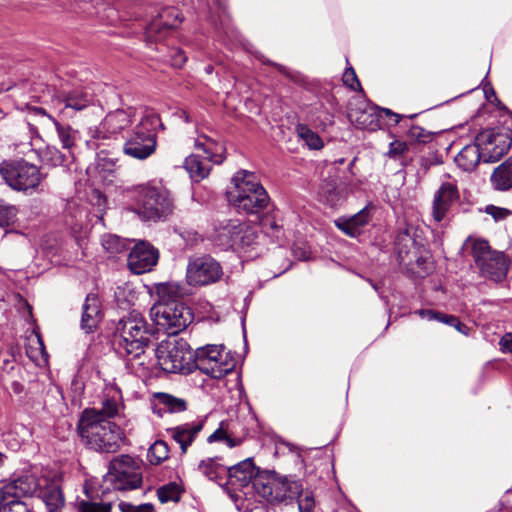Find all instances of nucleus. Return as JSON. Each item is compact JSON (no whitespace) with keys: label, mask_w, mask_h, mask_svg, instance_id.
Wrapping results in <instances>:
<instances>
[{"label":"nucleus","mask_w":512,"mask_h":512,"mask_svg":"<svg viewBox=\"0 0 512 512\" xmlns=\"http://www.w3.org/2000/svg\"><path fill=\"white\" fill-rule=\"evenodd\" d=\"M187 294V289L177 282L156 285L158 299L150 309V317L159 330L176 335L193 321L191 309L181 302Z\"/></svg>","instance_id":"obj_1"},{"label":"nucleus","mask_w":512,"mask_h":512,"mask_svg":"<svg viewBox=\"0 0 512 512\" xmlns=\"http://www.w3.org/2000/svg\"><path fill=\"white\" fill-rule=\"evenodd\" d=\"M77 431L84 445L98 453H115L124 440L122 429L110 420L100 419L95 409L82 412Z\"/></svg>","instance_id":"obj_2"},{"label":"nucleus","mask_w":512,"mask_h":512,"mask_svg":"<svg viewBox=\"0 0 512 512\" xmlns=\"http://www.w3.org/2000/svg\"><path fill=\"white\" fill-rule=\"evenodd\" d=\"M130 211L143 221H164L174 210L170 192L153 182L135 185L126 190Z\"/></svg>","instance_id":"obj_3"},{"label":"nucleus","mask_w":512,"mask_h":512,"mask_svg":"<svg viewBox=\"0 0 512 512\" xmlns=\"http://www.w3.org/2000/svg\"><path fill=\"white\" fill-rule=\"evenodd\" d=\"M149 342L147 323L139 312L134 310L118 321L113 343L121 357L141 359Z\"/></svg>","instance_id":"obj_4"},{"label":"nucleus","mask_w":512,"mask_h":512,"mask_svg":"<svg viewBox=\"0 0 512 512\" xmlns=\"http://www.w3.org/2000/svg\"><path fill=\"white\" fill-rule=\"evenodd\" d=\"M234 186L227 192L229 203L245 214H258L269 203V196L258 177L246 170L238 171L232 178Z\"/></svg>","instance_id":"obj_5"},{"label":"nucleus","mask_w":512,"mask_h":512,"mask_svg":"<svg viewBox=\"0 0 512 512\" xmlns=\"http://www.w3.org/2000/svg\"><path fill=\"white\" fill-rule=\"evenodd\" d=\"M162 127L160 117L152 110H145L139 122L127 132L123 153L137 160H145L157 147V129Z\"/></svg>","instance_id":"obj_6"},{"label":"nucleus","mask_w":512,"mask_h":512,"mask_svg":"<svg viewBox=\"0 0 512 512\" xmlns=\"http://www.w3.org/2000/svg\"><path fill=\"white\" fill-rule=\"evenodd\" d=\"M0 176L12 190L26 195L38 193L46 179L39 166L23 158L3 160Z\"/></svg>","instance_id":"obj_7"},{"label":"nucleus","mask_w":512,"mask_h":512,"mask_svg":"<svg viewBox=\"0 0 512 512\" xmlns=\"http://www.w3.org/2000/svg\"><path fill=\"white\" fill-rule=\"evenodd\" d=\"M155 356L159 367L167 373L188 374L195 370L194 351L183 339L161 341Z\"/></svg>","instance_id":"obj_8"},{"label":"nucleus","mask_w":512,"mask_h":512,"mask_svg":"<svg viewBox=\"0 0 512 512\" xmlns=\"http://www.w3.org/2000/svg\"><path fill=\"white\" fill-rule=\"evenodd\" d=\"M106 490L129 491L142 485V473L139 465L129 455L112 459L108 472L103 477Z\"/></svg>","instance_id":"obj_9"},{"label":"nucleus","mask_w":512,"mask_h":512,"mask_svg":"<svg viewBox=\"0 0 512 512\" xmlns=\"http://www.w3.org/2000/svg\"><path fill=\"white\" fill-rule=\"evenodd\" d=\"M227 475L228 480L220 486L229 495L236 507L240 509L239 501L248 499L255 492L252 489L254 480L261 475H258V470L252 458H247L227 468Z\"/></svg>","instance_id":"obj_10"},{"label":"nucleus","mask_w":512,"mask_h":512,"mask_svg":"<svg viewBox=\"0 0 512 512\" xmlns=\"http://www.w3.org/2000/svg\"><path fill=\"white\" fill-rule=\"evenodd\" d=\"M132 110L117 109L109 112L105 118L95 127L89 129L91 139L86 141L89 148L97 149L98 142L118 140L120 137L125 139L128 131H131Z\"/></svg>","instance_id":"obj_11"},{"label":"nucleus","mask_w":512,"mask_h":512,"mask_svg":"<svg viewBox=\"0 0 512 512\" xmlns=\"http://www.w3.org/2000/svg\"><path fill=\"white\" fill-rule=\"evenodd\" d=\"M195 369L221 379L235 368V361L223 345H205L194 351Z\"/></svg>","instance_id":"obj_12"},{"label":"nucleus","mask_w":512,"mask_h":512,"mask_svg":"<svg viewBox=\"0 0 512 512\" xmlns=\"http://www.w3.org/2000/svg\"><path fill=\"white\" fill-rule=\"evenodd\" d=\"M252 489L271 504H288L300 496L303 490L299 481L269 476L256 478Z\"/></svg>","instance_id":"obj_13"},{"label":"nucleus","mask_w":512,"mask_h":512,"mask_svg":"<svg viewBox=\"0 0 512 512\" xmlns=\"http://www.w3.org/2000/svg\"><path fill=\"white\" fill-rule=\"evenodd\" d=\"M472 256L481 274L495 282L506 278L509 259L503 252L491 250L486 240L478 239L472 244Z\"/></svg>","instance_id":"obj_14"},{"label":"nucleus","mask_w":512,"mask_h":512,"mask_svg":"<svg viewBox=\"0 0 512 512\" xmlns=\"http://www.w3.org/2000/svg\"><path fill=\"white\" fill-rule=\"evenodd\" d=\"M255 238L254 230L238 219H225L214 226L213 241L223 248H243Z\"/></svg>","instance_id":"obj_15"},{"label":"nucleus","mask_w":512,"mask_h":512,"mask_svg":"<svg viewBox=\"0 0 512 512\" xmlns=\"http://www.w3.org/2000/svg\"><path fill=\"white\" fill-rule=\"evenodd\" d=\"M214 146L216 144L211 139H206L205 143L199 140L195 142L196 149L202 150L203 155L192 154L184 162V167L193 181L199 182L206 178L211 170V163L221 164L224 161L221 154L213 152Z\"/></svg>","instance_id":"obj_16"},{"label":"nucleus","mask_w":512,"mask_h":512,"mask_svg":"<svg viewBox=\"0 0 512 512\" xmlns=\"http://www.w3.org/2000/svg\"><path fill=\"white\" fill-rule=\"evenodd\" d=\"M223 276L222 266L209 255L191 258L186 269V280L190 286H206L216 283Z\"/></svg>","instance_id":"obj_17"},{"label":"nucleus","mask_w":512,"mask_h":512,"mask_svg":"<svg viewBox=\"0 0 512 512\" xmlns=\"http://www.w3.org/2000/svg\"><path fill=\"white\" fill-rule=\"evenodd\" d=\"M382 113L394 118V122L398 124L404 117L403 115L392 112L389 109H381L371 105L366 101H360L356 107L351 108L348 113L350 121L359 129L376 131L381 127Z\"/></svg>","instance_id":"obj_18"},{"label":"nucleus","mask_w":512,"mask_h":512,"mask_svg":"<svg viewBox=\"0 0 512 512\" xmlns=\"http://www.w3.org/2000/svg\"><path fill=\"white\" fill-rule=\"evenodd\" d=\"M478 141L485 162H496L500 160L510 149L512 140L507 133H495L484 131L480 133Z\"/></svg>","instance_id":"obj_19"},{"label":"nucleus","mask_w":512,"mask_h":512,"mask_svg":"<svg viewBox=\"0 0 512 512\" xmlns=\"http://www.w3.org/2000/svg\"><path fill=\"white\" fill-rule=\"evenodd\" d=\"M159 259L158 250L146 241L134 245L128 256V266L134 274H143L152 270Z\"/></svg>","instance_id":"obj_20"},{"label":"nucleus","mask_w":512,"mask_h":512,"mask_svg":"<svg viewBox=\"0 0 512 512\" xmlns=\"http://www.w3.org/2000/svg\"><path fill=\"white\" fill-rule=\"evenodd\" d=\"M459 199L457 185L445 182L436 190L432 203V217L436 222L444 220L452 205Z\"/></svg>","instance_id":"obj_21"},{"label":"nucleus","mask_w":512,"mask_h":512,"mask_svg":"<svg viewBox=\"0 0 512 512\" xmlns=\"http://www.w3.org/2000/svg\"><path fill=\"white\" fill-rule=\"evenodd\" d=\"M204 421L184 423L167 430L171 438L180 446L181 453L185 454L188 447L195 441L199 432L203 429Z\"/></svg>","instance_id":"obj_22"},{"label":"nucleus","mask_w":512,"mask_h":512,"mask_svg":"<svg viewBox=\"0 0 512 512\" xmlns=\"http://www.w3.org/2000/svg\"><path fill=\"white\" fill-rule=\"evenodd\" d=\"M182 19V14L177 8L169 7L163 9L159 14V21H155L148 26L146 30L148 39L155 41L160 39L162 37V31L159 36L155 35L158 33L159 29H174L180 25Z\"/></svg>","instance_id":"obj_23"},{"label":"nucleus","mask_w":512,"mask_h":512,"mask_svg":"<svg viewBox=\"0 0 512 512\" xmlns=\"http://www.w3.org/2000/svg\"><path fill=\"white\" fill-rule=\"evenodd\" d=\"M102 319L101 302L96 294H88L81 315V328L86 333L93 332Z\"/></svg>","instance_id":"obj_24"},{"label":"nucleus","mask_w":512,"mask_h":512,"mask_svg":"<svg viewBox=\"0 0 512 512\" xmlns=\"http://www.w3.org/2000/svg\"><path fill=\"white\" fill-rule=\"evenodd\" d=\"M371 217V209L365 207L351 217H341L337 219L335 221V225L346 235L350 237H357L361 234L363 228L369 223Z\"/></svg>","instance_id":"obj_25"},{"label":"nucleus","mask_w":512,"mask_h":512,"mask_svg":"<svg viewBox=\"0 0 512 512\" xmlns=\"http://www.w3.org/2000/svg\"><path fill=\"white\" fill-rule=\"evenodd\" d=\"M5 488L10 497L18 499L21 496L38 495L41 486L34 475H24L5 485Z\"/></svg>","instance_id":"obj_26"},{"label":"nucleus","mask_w":512,"mask_h":512,"mask_svg":"<svg viewBox=\"0 0 512 512\" xmlns=\"http://www.w3.org/2000/svg\"><path fill=\"white\" fill-rule=\"evenodd\" d=\"M345 199V187L333 179H325L318 189V200L330 207L340 205Z\"/></svg>","instance_id":"obj_27"},{"label":"nucleus","mask_w":512,"mask_h":512,"mask_svg":"<svg viewBox=\"0 0 512 512\" xmlns=\"http://www.w3.org/2000/svg\"><path fill=\"white\" fill-rule=\"evenodd\" d=\"M59 101L64 103L65 109L81 111L93 103L94 97L86 89L76 88L68 92H63L59 96Z\"/></svg>","instance_id":"obj_28"},{"label":"nucleus","mask_w":512,"mask_h":512,"mask_svg":"<svg viewBox=\"0 0 512 512\" xmlns=\"http://www.w3.org/2000/svg\"><path fill=\"white\" fill-rule=\"evenodd\" d=\"M483 158L478 141L475 144L466 145L455 157L458 167L464 171H472Z\"/></svg>","instance_id":"obj_29"},{"label":"nucleus","mask_w":512,"mask_h":512,"mask_svg":"<svg viewBox=\"0 0 512 512\" xmlns=\"http://www.w3.org/2000/svg\"><path fill=\"white\" fill-rule=\"evenodd\" d=\"M491 183L499 191H506L512 188V157H509L493 171Z\"/></svg>","instance_id":"obj_30"},{"label":"nucleus","mask_w":512,"mask_h":512,"mask_svg":"<svg viewBox=\"0 0 512 512\" xmlns=\"http://www.w3.org/2000/svg\"><path fill=\"white\" fill-rule=\"evenodd\" d=\"M198 470L209 480L221 484L222 480L227 474V468L219 463V458H207L198 464Z\"/></svg>","instance_id":"obj_31"},{"label":"nucleus","mask_w":512,"mask_h":512,"mask_svg":"<svg viewBox=\"0 0 512 512\" xmlns=\"http://www.w3.org/2000/svg\"><path fill=\"white\" fill-rule=\"evenodd\" d=\"M38 496L42 498L49 512H56L64 505V497L58 486L53 485L45 489L41 488Z\"/></svg>","instance_id":"obj_32"},{"label":"nucleus","mask_w":512,"mask_h":512,"mask_svg":"<svg viewBox=\"0 0 512 512\" xmlns=\"http://www.w3.org/2000/svg\"><path fill=\"white\" fill-rule=\"evenodd\" d=\"M74 159L73 153L64 154L55 147H47L41 152V160L43 163L52 166H66Z\"/></svg>","instance_id":"obj_33"},{"label":"nucleus","mask_w":512,"mask_h":512,"mask_svg":"<svg viewBox=\"0 0 512 512\" xmlns=\"http://www.w3.org/2000/svg\"><path fill=\"white\" fill-rule=\"evenodd\" d=\"M54 123L59 140L62 144V147L68 150V153H72V149L74 148L76 141L78 139V131L72 129L70 126H63L57 120L52 119Z\"/></svg>","instance_id":"obj_34"},{"label":"nucleus","mask_w":512,"mask_h":512,"mask_svg":"<svg viewBox=\"0 0 512 512\" xmlns=\"http://www.w3.org/2000/svg\"><path fill=\"white\" fill-rule=\"evenodd\" d=\"M184 489L177 482H169L157 489V496L161 503L178 502Z\"/></svg>","instance_id":"obj_35"},{"label":"nucleus","mask_w":512,"mask_h":512,"mask_svg":"<svg viewBox=\"0 0 512 512\" xmlns=\"http://www.w3.org/2000/svg\"><path fill=\"white\" fill-rule=\"evenodd\" d=\"M158 403L169 413H180L187 409V402L183 398L175 397L167 393L156 394Z\"/></svg>","instance_id":"obj_36"},{"label":"nucleus","mask_w":512,"mask_h":512,"mask_svg":"<svg viewBox=\"0 0 512 512\" xmlns=\"http://www.w3.org/2000/svg\"><path fill=\"white\" fill-rule=\"evenodd\" d=\"M120 396L118 392H114L112 396H106L102 401L101 409L94 408L98 414L100 419H107L115 417L120 408Z\"/></svg>","instance_id":"obj_37"},{"label":"nucleus","mask_w":512,"mask_h":512,"mask_svg":"<svg viewBox=\"0 0 512 512\" xmlns=\"http://www.w3.org/2000/svg\"><path fill=\"white\" fill-rule=\"evenodd\" d=\"M148 460L153 465H158L168 459L169 447L163 440L155 441L148 450Z\"/></svg>","instance_id":"obj_38"},{"label":"nucleus","mask_w":512,"mask_h":512,"mask_svg":"<svg viewBox=\"0 0 512 512\" xmlns=\"http://www.w3.org/2000/svg\"><path fill=\"white\" fill-rule=\"evenodd\" d=\"M297 134L310 149L318 150L323 147V141L320 136L316 132L312 131L307 125H298Z\"/></svg>","instance_id":"obj_39"},{"label":"nucleus","mask_w":512,"mask_h":512,"mask_svg":"<svg viewBox=\"0 0 512 512\" xmlns=\"http://www.w3.org/2000/svg\"><path fill=\"white\" fill-rule=\"evenodd\" d=\"M207 442H223L230 448L239 444V441H236V439L232 438L229 434L227 424L225 422L220 423V426L207 438Z\"/></svg>","instance_id":"obj_40"},{"label":"nucleus","mask_w":512,"mask_h":512,"mask_svg":"<svg viewBox=\"0 0 512 512\" xmlns=\"http://www.w3.org/2000/svg\"><path fill=\"white\" fill-rule=\"evenodd\" d=\"M410 228L406 227L400 230L395 237V245L398 249L399 257L402 258L403 254H407L410 246L413 244Z\"/></svg>","instance_id":"obj_41"},{"label":"nucleus","mask_w":512,"mask_h":512,"mask_svg":"<svg viewBox=\"0 0 512 512\" xmlns=\"http://www.w3.org/2000/svg\"><path fill=\"white\" fill-rule=\"evenodd\" d=\"M111 503L81 501L78 504V512H111Z\"/></svg>","instance_id":"obj_42"},{"label":"nucleus","mask_w":512,"mask_h":512,"mask_svg":"<svg viewBox=\"0 0 512 512\" xmlns=\"http://www.w3.org/2000/svg\"><path fill=\"white\" fill-rule=\"evenodd\" d=\"M17 208L14 205L0 204V227H8L14 223Z\"/></svg>","instance_id":"obj_43"},{"label":"nucleus","mask_w":512,"mask_h":512,"mask_svg":"<svg viewBox=\"0 0 512 512\" xmlns=\"http://www.w3.org/2000/svg\"><path fill=\"white\" fill-rule=\"evenodd\" d=\"M102 246L110 253H119L125 247L123 241L118 236L111 234L102 238Z\"/></svg>","instance_id":"obj_44"},{"label":"nucleus","mask_w":512,"mask_h":512,"mask_svg":"<svg viewBox=\"0 0 512 512\" xmlns=\"http://www.w3.org/2000/svg\"><path fill=\"white\" fill-rule=\"evenodd\" d=\"M296 499L298 502L299 512H313L315 500L312 493L307 492L304 495L301 493L300 496L296 497Z\"/></svg>","instance_id":"obj_45"},{"label":"nucleus","mask_w":512,"mask_h":512,"mask_svg":"<svg viewBox=\"0 0 512 512\" xmlns=\"http://www.w3.org/2000/svg\"><path fill=\"white\" fill-rule=\"evenodd\" d=\"M408 137L417 142L425 143L431 139V133L420 126H411L408 130Z\"/></svg>","instance_id":"obj_46"},{"label":"nucleus","mask_w":512,"mask_h":512,"mask_svg":"<svg viewBox=\"0 0 512 512\" xmlns=\"http://www.w3.org/2000/svg\"><path fill=\"white\" fill-rule=\"evenodd\" d=\"M344 85L349 87L352 90L361 89L360 82L357 78V75L352 67L346 68L343 77H342Z\"/></svg>","instance_id":"obj_47"},{"label":"nucleus","mask_w":512,"mask_h":512,"mask_svg":"<svg viewBox=\"0 0 512 512\" xmlns=\"http://www.w3.org/2000/svg\"><path fill=\"white\" fill-rule=\"evenodd\" d=\"M2 512H34L24 502L19 499H9L6 507L2 508Z\"/></svg>","instance_id":"obj_48"},{"label":"nucleus","mask_w":512,"mask_h":512,"mask_svg":"<svg viewBox=\"0 0 512 512\" xmlns=\"http://www.w3.org/2000/svg\"><path fill=\"white\" fill-rule=\"evenodd\" d=\"M169 53V61L173 67L181 68L187 61V57L181 49L173 48Z\"/></svg>","instance_id":"obj_49"},{"label":"nucleus","mask_w":512,"mask_h":512,"mask_svg":"<svg viewBox=\"0 0 512 512\" xmlns=\"http://www.w3.org/2000/svg\"><path fill=\"white\" fill-rule=\"evenodd\" d=\"M119 509L121 512H154V508L151 504L134 506L130 503L121 502L119 504Z\"/></svg>","instance_id":"obj_50"},{"label":"nucleus","mask_w":512,"mask_h":512,"mask_svg":"<svg viewBox=\"0 0 512 512\" xmlns=\"http://www.w3.org/2000/svg\"><path fill=\"white\" fill-rule=\"evenodd\" d=\"M486 213L491 215L495 220H502L510 215L511 212L506 208L489 205L486 207Z\"/></svg>","instance_id":"obj_51"},{"label":"nucleus","mask_w":512,"mask_h":512,"mask_svg":"<svg viewBox=\"0 0 512 512\" xmlns=\"http://www.w3.org/2000/svg\"><path fill=\"white\" fill-rule=\"evenodd\" d=\"M407 150V145L404 142L395 141L390 144L388 155L396 157L402 155Z\"/></svg>","instance_id":"obj_52"},{"label":"nucleus","mask_w":512,"mask_h":512,"mask_svg":"<svg viewBox=\"0 0 512 512\" xmlns=\"http://www.w3.org/2000/svg\"><path fill=\"white\" fill-rule=\"evenodd\" d=\"M500 350L512 354V333H506L499 341Z\"/></svg>","instance_id":"obj_53"},{"label":"nucleus","mask_w":512,"mask_h":512,"mask_svg":"<svg viewBox=\"0 0 512 512\" xmlns=\"http://www.w3.org/2000/svg\"><path fill=\"white\" fill-rule=\"evenodd\" d=\"M415 313L418 314L421 318L427 319L429 321H433V320L439 321L440 314H441L439 312H436V311L430 310V309H420V310L416 311Z\"/></svg>","instance_id":"obj_54"},{"label":"nucleus","mask_w":512,"mask_h":512,"mask_svg":"<svg viewBox=\"0 0 512 512\" xmlns=\"http://www.w3.org/2000/svg\"><path fill=\"white\" fill-rule=\"evenodd\" d=\"M15 433L21 435V437H22L21 441L22 442L28 441L30 439V437H31L30 430L27 427L23 426V425L15 426Z\"/></svg>","instance_id":"obj_55"},{"label":"nucleus","mask_w":512,"mask_h":512,"mask_svg":"<svg viewBox=\"0 0 512 512\" xmlns=\"http://www.w3.org/2000/svg\"><path fill=\"white\" fill-rule=\"evenodd\" d=\"M439 321L449 324L451 326H458V325L460 326L459 319L453 315H445V314L441 313Z\"/></svg>","instance_id":"obj_56"},{"label":"nucleus","mask_w":512,"mask_h":512,"mask_svg":"<svg viewBox=\"0 0 512 512\" xmlns=\"http://www.w3.org/2000/svg\"><path fill=\"white\" fill-rule=\"evenodd\" d=\"M13 497L9 496V492L6 491L5 486L0 487V512H2V508L6 507V503L9 501V499H12Z\"/></svg>","instance_id":"obj_57"},{"label":"nucleus","mask_w":512,"mask_h":512,"mask_svg":"<svg viewBox=\"0 0 512 512\" xmlns=\"http://www.w3.org/2000/svg\"><path fill=\"white\" fill-rule=\"evenodd\" d=\"M263 63H265V64H269V65H272V66L276 67V68H277V70H278L280 73H282V74L286 75L287 77H291V74H290L289 70H288L285 66H283V65H281V64L274 63V62H272V61H270V60H266V59H265V60H263Z\"/></svg>","instance_id":"obj_58"},{"label":"nucleus","mask_w":512,"mask_h":512,"mask_svg":"<svg viewBox=\"0 0 512 512\" xmlns=\"http://www.w3.org/2000/svg\"><path fill=\"white\" fill-rule=\"evenodd\" d=\"M432 164H434V162L431 161L429 158L421 159V167L424 169L425 172H427L429 170V168Z\"/></svg>","instance_id":"obj_59"},{"label":"nucleus","mask_w":512,"mask_h":512,"mask_svg":"<svg viewBox=\"0 0 512 512\" xmlns=\"http://www.w3.org/2000/svg\"><path fill=\"white\" fill-rule=\"evenodd\" d=\"M459 332L466 334L467 326L460 322V326H454Z\"/></svg>","instance_id":"obj_60"},{"label":"nucleus","mask_w":512,"mask_h":512,"mask_svg":"<svg viewBox=\"0 0 512 512\" xmlns=\"http://www.w3.org/2000/svg\"><path fill=\"white\" fill-rule=\"evenodd\" d=\"M36 112H37L38 114H41V115L47 116L51 121H52V119H54L53 117H51L50 115H48V114L46 113V111H45L43 108H37V109H36Z\"/></svg>","instance_id":"obj_61"},{"label":"nucleus","mask_w":512,"mask_h":512,"mask_svg":"<svg viewBox=\"0 0 512 512\" xmlns=\"http://www.w3.org/2000/svg\"><path fill=\"white\" fill-rule=\"evenodd\" d=\"M325 121H326V124H328V125L333 124V116L327 113L326 117H325Z\"/></svg>","instance_id":"obj_62"},{"label":"nucleus","mask_w":512,"mask_h":512,"mask_svg":"<svg viewBox=\"0 0 512 512\" xmlns=\"http://www.w3.org/2000/svg\"><path fill=\"white\" fill-rule=\"evenodd\" d=\"M181 117H183L185 122H190L189 115L185 111L181 112Z\"/></svg>","instance_id":"obj_63"},{"label":"nucleus","mask_w":512,"mask_h":512,"mask_svg":"<svg viewBox=\"0 0 512 512\" xmlns=\"http://www.w3.org/2000/svg\"><path fill=\"white\" fill-rule=\"evenodd\" d=\"M217 2V5L219 6V8L223 9L225 8V0H216Z\"/></svg>","instance_id":"obj_64"}]
</instances>
